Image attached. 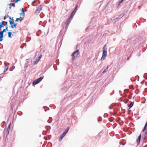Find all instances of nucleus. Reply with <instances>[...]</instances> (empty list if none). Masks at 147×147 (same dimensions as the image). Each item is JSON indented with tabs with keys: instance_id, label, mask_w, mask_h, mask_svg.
<instances>
[{
	"instance_id": "nucleus-25",
	"label": "nucleus",
	"mask_w": 147,
	"mask_h": 147,
	"mask_svg": "<svg viewBox=\"0 0 147 147\" xmlns=\"http://www.w3.org/2000/svg\"><path fill=\"white\" fill-rule=\"evenodd\" d=\"M9 130L7 129L6 130V132L7 133V135L9 134Z\"/></svg>"
},
{
	"instance_id": "nucleus-32",
	"label": "nucleus",
	"mask_w": 147,
	"mask_h": 147,
	"mask_svg": "<svg viewBox=\"0 0 147 147\" xmlns=\"http://www.w3.org/2000/svg\"><path fill=\"white\" fill-rule=\"evenodd\" d=\"M5 22V23H6V24H7V22Z\"/></svg>"
},
{
	"instance_id": "nucleus-3",
	"label": "nucleus",
	"mask_w": 147,
	"mask_h": 147,
	"mask_svg": "<svg viewBox=\"0 0 147 147\" xmlns=\"http://www.w3.org/2000/svg\"><path fill=\"white\" fill-rule=\"evenodd\" d=\"M42 55H38V56L36 57L34 61V63L35 64H37L38 63V61L40 60L41 58L42 57Z\"/></svg>"
},
{
	"instance_id": "nucleus-1",
	"label": "nucleus",
	"mask_w": 147,
	"mask_h": 147,
	"mask_svg": "<svg viewBox=\"0 0 147 147\" xmlns=\"http://www.w3.org/2000/svg\"><path fill=\"white\" fill-rule=\"evenodd\" d=\"M106 45H105L103 47L102 55L101 58L102 60H104L107 56V48L106 47Z\"/></svg>"
},
{
	"instance_id": "nucleus-6",
	"label": "nucleus",
	"mask_w": 147,
	"mask_h": 147,
	"mask_svg": "<svg viewBox=\"0 0 147 147\" xmlns=\"http://www.w3.org/2000/svg\"><path fill=\"white\" fill-rule=\"evenodd\" d=\"M78 5H76V7L75 8V9H74V10L72 12L71 14V15L70 16V18H72L73 16H74V15L75 14V13L76 12V11L77 10V8H78Z\"/></svg>"
},
{
	"instance_id": "nucleus-4",
	"label": "nucleus",
	"mask_w": 147,
	"mask_h": 147,
	"mask_svg": "<svg viewBox=\"0 0 147 147\" xmlns=\"http://www.w3.org/2000/svg\"><path fill=\"white\" fill-rule=\"evenodd\" d=\"M43 78L42 77H40V78L37 79L33 82V84L34 85H36L37 84L40 82L43 79Z\"/></svg>"
},
{
	"instance_id": "nucleus-11",
	"label": "nucleus",
	"mask_w": 147,
	"mask_h": 147,
	"mask_svg": "<svg viewBox=\"0 0 147 147\" xmlns=\"http://www.w3.org/2000/svg\"><path fill=\"white\" fill-rule=\"evenodd\" d=\"M3 35L0 34V42L2 41L3 40Z\"/></svg>"
},
{
	"instance_id": "nucleus-31",
	"label": "nucleus",
	"mask_w": 147,
	"mask_h": 147,
	"mask_svg": "<svg viewBox=\"0 0 147 147\" xmlns=\"http://www.w3.org/2000/svg\"><path fill=\"white\" fill-rule=\"evenodd\" d=\"M121 18V17H119V16L118 18H117L116 19H119V18Z\"/></svg>"
},
{
	"instance_id": "nucleus-17",
	"label": "nucleus",
	"mask_w": 147,
	"mask_h": 147,
	"mask_svg": "<svg viewBox=\"0 0 147 147\" xmlns=\"http://www.w3.org/2000/svg\"><path fill=\"white\" fill-rule=\"evenodd\" d=\"M8 36L9 37L11 38V32H9L8 33Z\"/></svg>"
},
{
	"instance_id": "nucleus-29",
	"label": "nucleus",
	"mask_w": 147,
	"mask_h": 147,
	"mask_svg": "<svg viewBox=\"0 0 147 147\" xmlns=\"http://www.w3.org/2000/svg\"><path fill=\"white\" fill-rule=\"evenodd\" d=\"M20 0H16L15 2V3H16L17 2L19 1H20Z\"/></svg>"
},
{
	"instance_id": "nucleus-18",
	"label": "nucleus",
	"mask_w": 147,
	"mask_h": 147,
	"mask_svg": "<svg viewBox=\"0 0 147 147\" xmlns=\"http://www.w3.org/2000/svg\"><path fill=\"white\" fill-rule=\"evenodd\" d=\"M63 137H63V136H61L59 139V141H61V140Z\"/></svg>"
},
{
	"instance_id": "nucleus-14",
	"label": "nucleus",
	"mask_w": 147,
	"mask_h": 147,
	"mask_svg": "<svg viewBox=\"0 0 147 147\" xmlns=\"http://www.w3.org/2000/svg\"><path fill=\"white\" fill-rule=\"evenodd\" d=\"M8 68V67L7 65H5V67L4 69V71H6Z\"/></svg>"
},
{
	"instance_id": "nucleus-33",
	"label": "nucleus",
	"mask_w": 147,
	"mask_h": 147,
	"mask_svg": "<svg viewBox=\"0 0 147 147\" xmlns=\"http://www.w3.org/2000/svg\"><path fill=\"white\" fill-rule=\"evenodd\" d=\"M11 108L12 109H13V108H12V107H11Z\"/></svg>"
},
{
	"instance_id": "nucleus-28",
	"label": "nucleus",
	"mask_w": 147,
	"mask_h": 147,
	"mask_svg": "<svg viewBox=\"0 0 147 147\" xmlns=\"http://www.w3.org/2000/svg\"><path fill=\"white\" fill-rule=\"evenodd\" d=\"M9 19L10 20H13V17L12 18H11L10 17H9Z\"/></svg>"
},
{
	"instance_id": "nucleus-21",
	"label": "nucleus",
	"mask_w": 147,
	"mask_h": 147,
	"mask_svg": "<svg viewBox=\"0 0 147 147\" xmlns=\"http://www.w3.org/2000/svg\"><path fill=\"white\" fill-rule=\"evenodd\" d=\"M108 68V67L107 66V69H105L104 71H103L102 73H104L105 72H106L107 71V69Z\"/></svg>"
},
{
	"instance_id": "nucleus-30",
	"label": "nucleus",
	"mask_w": 147,
	"mask_h": 147,
	"mask_svg": "<svg viewBox=\"0 0 147 147\" xmlns=\"http://www.w3.org/2000/svg\"><path fill=\"white\" fill-rule=\"evenodd\" d=\"M22 20H23V19H20V20H20V22H21V21H22Z\"/></svg>"
},
{
	"instance_id": "nucleus-20",
	"label": "nucleus",
	"mask_w": 147,
	"mask_h": 147,
	"mask_svg": "<svg viewBox=\"0 0 147 147\" xmlns=\"http://www.w3.org/2000/svg\"><path fill=\"white\" fill-rule=\"evenodd\" d=\"M11 125V123H9V125L7 128V130H10V125Z\"/></svg>"
},
{
	"instance_id": "nucleus-23",
	"label": "nucleus",
	"mask_w": 147,
	"mask_h": 147,
	"mask_svg": "<svg viewBox=\"0 0 147 147\" xmlns=\"http://www.w3.org/2000/svg\"><path fill=\"white\" fill-rule=\"evenodd\" d=\"M66 134L64 133V132L62 134V135H61L62 136H63V137H64Z\"/></svg>"
},
{
	"instance_id": "nucleus-12",
	"label": "nucleus",
	"mask_w": 147,
	"mask_h": 147,
	"mask_svg": "<svg viewBox=\"0 0 147 147\" xmlns=\"http://www.w3.org/2000/svg\"><path fill=\"white\" fill-rule=\"evenodd\" d=\"M69 129V127H67V128L65 129V131L64 133H65L66 134L68 132Z\"/></svg>"
},
{
	"instance_id": "nucleus-24",
	"label": "nucleus",
	"mask_w": 147,
	"mask_h": 147,
	"mask_svg": "<svg viewBox=\"0 0 147 147\" xmlns=\"http://www.w3.org/2000/svg\"><path fill=\"white\" fill-rule=\"evenodd\" d=\"M4 26L3 25L0 24V29L1 30L2 27H3Z\"/></svg>"
},
{
	"instance_id": "nucleus-5",
	"label": "nucleus",
	"mask_w": 147,
	"mask_h": 147,
	"mask_svg": "<svg viewBox=\"0 0 147 147\" xmlns=\"http://www.w3.org/2000/svg\"><path fill=\"white\" fill-rule=\"evenodd\" d=\"M9 22L10 25H11V27L12 28H16V26L17 24V23H13L12 21L11 20H9Z\"/></svg>"
},
{
	"instance_id": "nucleus-15",
	"label": "nucleus",
	"mask_w": 147,
	"mask_h": 147,
	"mask_svg": "<svg viewBox=\"0 0 147 147\" xmlns=\"http://www.w3.org/2000/svg\"><path fill=\"white\" fill-rule=\"evenodd\" d=\"M40 11L37 8L35 11V13H38L40 12Z\"/></svg>"
},
{
	"instance_id": "nucleus-13",
	"label": "nucleus",
	"mask_w": 147,
	"mask_h": 147,
	"mask_svg": "<svg viewBox=\"0 0 147 147\" xmlns=\"http://www.w3.org/2000/svg\"><path fill=\"white\" fill-rule=\"evenodd\" d=\"M40 11H41L42 9V6L41 5H40L37 8Z\"/></svg>"
},
{
	"instance_id": "nucleus-19",
	"label": "nucleus",
	"mask_w": 147,
	"mask_h": 147,
	"mask_svg": "<svg viewBox=\"0 0 147 147\" xmlns=\"http://www.w3.org/2000/svg\"><path fill=\"white\" fill-rule=\"evenodd\" d=\"M63 137H63V136H61L59 139V141H61V140Z\"/></svg>"
},
{
	"instance_id": "nucleus-10",
	"label": "nucleus",
	"mask_w": 147,
	"mask_h": 147,
	"mask_svg": "<svg viewBox=\"0 0 147 147\" xmlns=\"http://www.w3.org/2000/svg\"><path fill=\"white\" fill-rule=\"evenodd\" d=\"M25 14V13L24 10L23 8L22 9V12L20 13V15L22 16H24Z\"/></svg>"
},
{
	"instance_id": "nucleus-9",
	"label": "nucleus",
	"mask_w": 147,
	"mask_h": 147,
	"mask_svg": "<svg viewBox=\"0 0 147 147\" xmlns=\"http://www.w3.org/2000/svg\"><path fill=\"white\" fill-rule=\"evenodd\" d=\"M133 105L134 102H131L129 105L128 104V106L129 107V109L131 108L132 107Z\"/></svg>"
},
{
	"instance_id": "nucleus-2",
	"label": "nucleus",
	"mask_w": 147,
	"mask_h": 147,
	"mask_svg": "<svg viewBox=\"0 0 147 147\" xmlns=\"http://www.w3.org/2000/svg\"><path fill=\"white\" fill-rule=\"evenodd\" d=\"M79 54V50H77L76 51L74 52L72 55V59L74 60L76 58Z\"/></svg>"
},
{
	"instance_id": "nucleus-22",
	"label": "nucleus",
	"mask_w": 147,
	"mask_h": 147,
	"mask_svg": "<svg viewBox=\"0 0 147 147\" xmlns=\"http://www.w3.org/2000/svg\"><path fill=\"white\" fill-rule=\"evenodd\" d=\"M5 22H4V21H3L1 23H0V24L1 25H3Z\"/></svg>"
},
{
	"instance_id": "nucleus-26",
	"label": "nucleus",
	"mask_w": 147,
	"mask_h": 147,
	"mask_svg": "<svg viewBox=\"0 0 147 147\" xmlns=\"http://www.w3.org/2000/svg\"><path fill=\"white\" fill-rule=\"evenodd\" d=\"M20 20V19H19V18H17L16 19V20H15V21L16 22H18V21L19 20Z\"/></svg>"
},
{
	"instance_id": "nucleus-8",
	"label": "nucleus",
	"mask_w": 147,
	"mask_h": 147,
	"mask_svg": "<svg viewBox=\"0 0 147 147\" xmlns=\"http://www.w3.org/2000/svg\"><path fill=\"white\" fill-rule=\"evenodd\" d=\"M71 18H70V17L67 20L66 22V24L67 25H68L70 22V21L71 20Z\"/></svg>"
},
{
	"instance_id": "nucleus-7",
	"label": "nucleus",
	"mask_w": 147,
	"mask_h": 147,
	"mask_svg": "<svg viewBox=\"0 0 147 147\" xmlns=\"http://www.w3.org/2000/svg\"><path fill=\"white\" fill-rule=\"evenodd\" d=\"M141 137V135L140 134V136H138V139L137 140V144L138 145L140 143V140Z\"/></svg>"
},
{
	"instance_id": "nucleus-34",
	"label": "nucleus",
	"mask_w": 147,
	"mask_h": 147,
	"mask_svg": "<svg viewBox=\"0 0 147 147\" xmlns=\"http://www.w3.org/2000/svg\"><path fill=\"white\" fill-rule=\"evenodd\" d=\"M5 17L4 18V20H5Z\"/></svg>"
},
{
	"instance_id": "nucleus-27",
	"label": "nucleus",
	"mask_w": 147,
	"mask_h": 147,
	"mask_svg": "<svg viewBox=\"0 0 147 147\" xmlns=\"http://www.w3.org/2000/svg\"><path fill=\"white\" fill-rule=\"evenodd\" d=\"M8 29V27L7 26L6 27V28L5 29H6V30H7L8 31V30H7Z\"/></svg>"
},
{
	"instance_id": "nucleus-16",
	"label": "nucleus",
	"mask_w": 147,
	"mask_h": 147,
	"mask_svg": "<svg viewBox=\"0 0 147 147\" xmlns=\"http://www.w3.org/2000/svg\"><path fill=\"white\" fill-rule=\"evenodd\" d=\"M6 29H4L3 31L0 32V34L3 35V32L5 31Z\"/></svg>"
}]
</instances>
